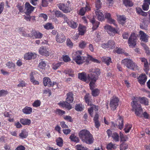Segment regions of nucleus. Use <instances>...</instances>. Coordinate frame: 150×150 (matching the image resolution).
Segmentation results:
<instances>
[{"instance_id": "nucleus-1", "label": "nucleus", "mask_w": 150, "mask_h": 150, "mask_svg": "<svg viewBox=\"0 0 150 150\" xmlns=\"http://www.w3.org/2000/svg\"><path fill=\"white\" fill-rule=\"evenodd\" d=\"M132 101L131 103V105L132 108V110L134 111L136 115L139 117L141 116V113L143 110L141 104L138 102L145 105H149V102L148 99L146 97H133L132 99Z\"/></svg>"}, {"instance_id": "nucleus-2", "label": "nucleus", "mask_w": 150, "mask_h": 150, "mask_svg": "<svg viewBox=\"0 0 150 150\" xmlns=\"http://www.w3.org/2000/svg\"><path fill=\"white\" fill-rule=\"evenodd\" d=\"M79 136L83 142L87 144H91L93 142V136L88 130H81L79 133Z\"/></svg>"}, {"instance_id": "nucleus-3", "label": "nucleus", "mask_w": 150, "mask_h": 150, "mask_svg": "<svg viewBox=\"0 0 150 150\" xmlns=\"http://www.w3.org/2000/svg\"><path fill=\"white\" fill-rule=\"evenodd\" d=\"M100 74V69H95L93 71H92L90 75H88L89 78L91 80L89 84L90 89L91 90L94 89L95 82L98 78Z\"/></svg>"}, {"instance_id": "nucleus-4", "label": "nucleus", "mask_w": 150, "mask_h": 150, "mask_svg": "<svg viewBox=\"0 0 150 150\" xmlns=\"http://www.w3.org/2000/svg\"><path fill=\"white\" fill-rule=\"evenodd\" d=\"M82 55L81 51H77L73 55V59L77 64H80L86 61H87V57L81 56Z\"/></svg>"}, {"instance_id": "nucleus-5", "label": "nucleus", "mask_w": 150, "mask_h": 150, "mask_svg": "<svg viewBox=\"0 0 150 150\" xmlns=\"http://www.w3.org/2000/svg\"><path fill=\"white\" fill-rule=\"evenodd\" d=\"M66 3H60L57 4L59 9L64 13H68L71 12L73 10V8L71 7V4L69 0H65Z\"/></svg>"}, {"instance_id": "nucleus-6", "label": "nucleus", "mask_w": 150, "mask_h": 150, "mask_svg": "<svg viewBox=\"0 0 150 150\" xmlns=\"http://www.w3.org/2000/svg\"><path fill=\"white\" fill-rule=\"evenodd\" d=\"M121 62L128 68L133 71L138 70V66L136 64L129 59H125L122 61Z\"/></svg>"}, {"instance_id": "nucleus-7", "label": "nucleus", "mask_w": 150, "mask_h": 150, "mask_svg": "<svg viewBox=\"0 0 150 150\" xmlns=\"http://www.w3.org/2000/svg\"><path fill=\"white\" fill-rule=\"evenodd\" d=\"M119 99L118 98L113 96L111 99L109 105L111 110L113 111L115 110L118 105Z\"/></svg>"}, {"instance_id": "nucleus-8", "label": "nucleus", "mask_w": 150, "mask_h": 150, "mask_svg": "<svg viewBox=\"0 0 150 150\" xmlns=\"http://www.w3.org/2000/svg\"><path fill=\"white\" fill-rule=\"evenodd\" d=\"M31 33L28 35L23 33L22 35L23 36H27L31 38H32L33 36H34L36 39H40L43 37V34L41 33L38 31H36L35 30H32L31 31Z\"/></svg>"}, {"instance_id": "nucleus-9", "label": "nucleus", "mask_w": 150, "mask_h": 150, "mask_svg": "<svg viewBox=\"0 0 150 150\" xmlns=\"http://www.w3.org/2000/svg\"><path fill=\"white\" fill-rule=\"evenodd\" d=\"M44 85L45 86H48L49 87H53L54 85H56V88L58 87V83L56 82L51 81V79L48 77H45L43 79Z\"/></svg>"}, {"instance_id": "nucleus-10", "label": "nucleus", "mask_w": 150, "mask_h": 150, "mask_svg": "<svg viewBox=\"0 0 150 150\" xmlns=\"http://www.w3.org/2000/svg\"><path fill=\"white\" fill-rule=\"evenodd\" d=\"M137 37L134 33H132L129 37L128 40V44L129 46L132 47H134L136 45V40Z\"/></svg>"}, {"instance_id": "nucleus-11", "label": "nucleus", "mask_w": 150, "mask_h": 150, "mask_svg": "<svg viewBox=\"0 0 150 150\" xmlns=\"http://www.w3.org/2000/svg\"><path fill=\"white\" fill-rule=\"evenodd\" d=\"M106 132L108 138L111 137L115 142L120 141V136L116 132L112 133V131L109 129H108Z\"/></svg>"}, {"instance_id": "nucleus-12", "label": "nucleus", "mask_w": 150, "mask_h": 150, "mask_svg": "<svg viewBox=\"0 0 150 150\" xmlns=\"http://www.w3.org/2000/svg\"><path fill=\"white\" fill-rule=\"evenodd\" d=\"M112 125L115 128H118L119 129L121 130L123 128L124 125V121L123 118L121 117H119L117 119L116 123H114L113 122H111Z\"/></svg>"}, {"instance_id": "nucleus-13", "label": "nucleus", "mask_w": 150, "mask_h": 150, "mask_svg": "<svg viewBox=\"0 0 150 150\" xmlns=\"http://www.w3.org/2000/svg\"><path fill=\"white\" fill-rule=\"evenodd\" d=\"M35 7L32 6L29 2H26L25 4L24 12L27 15H29L33 11Z\"/></svg>"}, {"instance_id": "nucleus-14", "label": "nucleus", "mask_w": 150, "mask_h": 150, "mask_svg": "<svg viewBox=\"0 0 150 150\" xmlns=\"http://www.w3.org/2000/svg\"><path fill=\"white\" fill-rule=\"evenodd\" d=\"M104 28L110 35L113 36L115 33H117V31L115 28L109 25L105 26Z\"/></svg>"}, {"instance_id": "nucleus-15", "label": "nucleus", "mask_w": 150, "mask_h": 150, "mask_svg": "<svg viewBox=\"0 0 150 150\" xmlns=\"http://www.w3.org/2000/svg\"><path fill=\"white\" fill-rule=\"evenodd\" d=\"M55 39L57 42L62 43L65 42L66 38L64 34L63 33H61L57 34Z\"/></svg>"}, {"instance_id": "nucleus-16", "label": "nucleus", "mask_w": 150, "mask_h": 150, "mask_svg": "<svg viewBox=\"0 0 150 150\" xmlns=\"http://www.w3.org/2000/svg\"><path fill=\"white\" fill-rule=\"evenodd\" d=\"M138 82L141 85H144L146 82L147 76L144 74H142L139 75L138 77Z\"/></svg>"}, {"instance_id": "nucleus-17", "label": "nucleus", "mask_w": 150, "mask_h": 150, "mask_svg": "<svg viewBox=\"0 0 150 150\" xmlns=\"http://www.w3.org/2000/svg\"><path fill=\"white\" fill-rule=\"evenodd\" d=\"M84 100L88 105L91 106L93 104L92 96L89 93H86L85 96Z\"/></svg>"}, {"instance_id": "nucleus-18", "label": "nucleus", "mask_w": 150, "mask_h": 150, "mask_svg": "<svg viewBox=\"0 0 150 150\" xmlns=\"http://www.w3.org/2000/svg\"><path fill=\"white\" fill-rule=\"evenodd\" d=\"M95 13L98 20L99 21H103L104 20V16L101 10L96 9Z\"/></svg>"}, {"instance_id": "nucleus-19", "label": "nucleus", "mask_w": 150, "mask_h": 150, "mask_svg": "<svg viewBox=\"0 0 150 150\" xmlns=\"http://www.w3.org/2000/svg\"><path fill=\"white\" fill-rule=\"evenodd\" d=\"M58 105L62 107L63 108H65L68 110H70L72 108V107L70 104V103L67 102L66 101H60L58 104Z\"/></svg>"}, {"instance_id": "nucleus-20", "label": "nucleus", "mask_w": 150, "mask_h": 150, "mask_svg": "<svg viewBox=\"0 0 150 150\" xmlns=\"http://www.w3.org/2000/svg\"><path fill=\"white\" fill-rule=\"evenodd\" d=\"M139 33L140 35V40L145 42H147L148 41L149 36L146 33L142 31L139 32Z\"/></svg>"}, {"instance_id": "nucleus-21", "label": "nucleus", "mask_w": 150, "mask_h": 150, "mask_svg": "<svg viewBox=\"0 0 150 150\" xmlns=\"http://www.w3.org/2000/svg\"><path fill=\"white\" fill-rule=\"evenodd\" d=\"M39 52L40 54L46 56H49L50 54L48 51L44 47H42L40 48Z\"/></svg>"}, {"instance_id": "nucleus-22", "label": "nucleus", "mask_w": 150, "mask_h": 150, "mask_svg": "<svg viewBox=\"0 0 150 150\" xmlns=\"http://www.w3.org/2000/svg\"><path fill=\"white\" fill-rule=\"evenodd\" d=\"M67 97L66 98V101L69 103L73 102L74 100V94L71 92H69L67 94Z\"/></svg>"}, {"instance_id": "nucleus-23", "label": "nucleus", "mask_w": 150, "mask_h": 150, "mask_svg": "<svg viewBox=\"0 0 150 150\" xmlns=\"http://www.w3.org/2000/svg\"><path fill=\"white\" fill-rule=\"evenodd\" d=\"M90 21L93 25V30H96L98 27L100 22L98 21H96L94 18H93L91 19L90 20Z\"/></svg>"}, {"instance_id": "nucleus-24", "label": "nucleus", "mask_w": 150, "mask_h": 150, "mask_svg": "<svg viewBox=\"0 0 150 150\" xmlns=\"http://www.w3.org/2000/svg\"><path fill=\"white\" fill-rule=\"evenodd\" d=\"M32 108L31 107L28 106H26L22 110L23 112L26 115L31 114L32 112Z\"/></svg>"}, {"instance_id": "nucleus-25", "label": "nucleus", "mask_w": 150, "mask_h": 150, "mask_svg": "<svg viewBox=\"0 0 150 150\" xmlns=\"http://www.w3.org/2000/svg\"><path fill=\"white\" fill-rule=\"evenodd\" d=\"M20 122L23 125H29L31 123V121L30 120L25 118L20 119Z\"/></svg>"}, {"instance_id": "nucleus-26", "label": "nucleus", "mask_w": 150, "mask_h": 150, "mask_svg": "<svg viewBox=\"0 0 150 150\" xmlns=\"http://www.w3.org/2000/svg\"><path fill=\"white\" fill-rule=\"evenodd\" d=\"M119 23L123 26L126 22V18L125 16H120L118 18Z\"/></svg>"}, {"instance_id": "nucleus-27", "label": "nucleus", "mask_w": 150, "mask_h": 150, "mask_svg": "<svg viewBox=\"0 0 150 150\" xmlns=\"http://www.w3.org/2000/svg\"><path fill=\"white\" fill-rule=\"evenodd\" d=\"M34 75V74L33 72H31L30 74V81L34 85H38L39 84V82L38 81L35 79Z\"/></svg>"}, {"instance_id": "nucleus-28", "label": "nucleus", "mask_w": 150, "mask_h": 150, "mask_svg": "<svg viewBox=\"0 0 150 150\" xmlns=\"http://www.w3.org/2000/svg\"><path fill=\"white\" fill-rule=\"evenodd\" d=\"M68 25L69 26L71 27L73 29H75L78 26V24L76 22L73 21L72 20H70L69 22L68 23Z\"/></svg>"}, {"instance_id": "nucleus-29", "label": "nucleus", "mask_w": 150, "mask_h": 150, "mask_svg": "<svg viewBox=\"0 0 150 150\" xmlns=\"http://www.w3.org/2000/svg\"><path fill=\"white\" fill-rule=\"evenodd\" d=\"M69 139L71 141L76 143L79 142V139L78 137L75 136L74 134H73L70 136Z\"/></svg>"}, {"instance_id": "nucleus-30", "label": "nucleus", "mask_w": 150, "mask_h": 150, "mask_svg": "<svg viewBox=\"0 0 150 150\" xmlns=\"http://www.w3.org/2000/svg\"><path fill=\"white\" fill-rule=\"evenodd\" d=\"M78 77L81 80L84 81H86L87 79L86 74L84 72L79 73Z\"/></svg>"}, {"instance_id": "nucleus-31", "label": "nucleus", "mask_w": 150, "mask_h": 150, "mask_svg": "<svg viewBox=\"0 0 150 150\" xmlns=\"http://www.w3.org/2000/svg\"><path fill=\"white\" fill-rule=\"evenodd\" d=\"M123 4L126 7H132L133 3L131 0H122Z\"/></svg>"}, {"instance_id": "nucleus-32", "label": "nucleus", "mask_w": 150, "mask_h": 150, "mask_svg": "<svg viewBox=\"0 0 150 150\" xmlns=\"http://www.w3.org/2000/svg\"><path fill=\"white\" fill-rule=\"evenodd\" d=\"M34 57V54L33 53L28 52L24 55V58L26 60H30Z\"/></svg>"}, {"instance_id": "nucleus-33", "label": "nucleus", "mask_w": 150, "mask_h": 150, "mask_svg": "<svg viewBox=\"0 0 150 150\" xmlns=\"http://www.w3.org/2000/svg\"><path fill=\"white\" fill-rule=\"evenodd\" d=\"M116 148V145L115 144H112V142L108 143L106 146V148L108 150L115 149Z\"/></svg>"}, {"instance_id": "nucleus-34", "label": "nucleus", "mask_w": 150, "mask_h": 150, "mask_svg": "<svg viewBox=\"0 0 150 150\" xmlns=\"http://www.w3.org/2000/svg\"><path fill=\"white\" fill-rule=\"evenodd\" d=\"M28 136V133L25 129L21 130V132L19 134V136L23 139L26 138Z\"/></svg>"}, {"instance_id": "nucleus-35", "label": "nucleus", "mask_w": 150, "mask_h": 150, "mask_svg": "<svg viewBox=\"0 0 150 150\" xmlns=\"http://www.w3.org/2000/svg\"><path fill=\"white\" fill-rule=\"evenodd\" d=\"M57 145L60 147H62L63 146V140L62 138L59 137L56 140Z\"/></svg>"}, {"instance_id": "nucleus-36", "label": "nucleus", "mask_w": 150, "mask_h": 150, "mask_svg": "<svg viewBox=\"0 0 150 150\" xmlns=\"http://www.w3.org/2000/svg\"><path fill=\"white\" fill-rule=\"evenodd\" d=\"M108 47L113 49L114 48L115 46V42L112 40H110L108 42Z\"/></svg>"}, {"instance_id": "nucleus-37", "label": "nucleus", "mask_w": 150, "mask_h": 150, "mask_svg": "<svg viewBox=\"0 0 150 150\" xmlns=\"http://www.w3.org/2000/svg\"><path fill=\"white\" fill-rule=\"evenodd\" d=\"M78 30L80 34L81 35H83L85 33V27L84 26L80 25L78 28Z\"/></svg>"}, {"instance_id": "nucleus-38", "label": "nucleus", "mask_w": 150, "mask_h": 150, "mask_svg": "<svg viewBox=\"0 0 150 150\" xmlns=\"http://www.w3.org/2000/svg\"><path fill=\"white\" fill-rule=\"evenodd\" d=\"M103 61L107 65H108L110 64V63H111V59L110 57H103L102 59Z\"/></svg>"}, {"instance_id": "nucleus-39", "label": "nucleus", "mask_w": 150, "mask_h": 150, "mask_svg": "<svg viewBox=\"0 0 150 150\" xmlns=\"http://www.w3.org/2000/svg\"><path fill=\"white\" fill-rule=\"evenodd\" d=\"M40 62L39 64L38 67L40 69H44L46 66V62L43 60V59H40L39 61Z\"/></svg>"}, {"instance_id": "nucleus-40", "label": "nucleus", "mask_w": 150, "mask_h": 150, "mask_svg": "<svg viewBox=\"0 0 150 150\" xmlns=\"http://www.w3.org/2000/svg\"><path fill=\"white\" fill-rule=\"evenodd\" d=\"M132 127V125L127 123L126 124L125 127L124 129V130L125 133L129 132Z\"/></svg>"}, {"instance_id": "nucleus-41", "label": "nucleus", "mask_w": 150, "mask_h": 150, "mask_svg": "<svg viewBox=\"0 0 150 150\" xmlns=\"http://www.w3.org/2000/svg\"><path fill=\"white\" fill-rule=\"evenodd\" d=\"M91 90L92 95L94 97L98 96L100 93V90L97 88Z\"/></svg>"}, {"instance_id": "nucleus-42", "label": "nucleus", "mask_w": 150, "mask_h": 150, "mask_svg": "<svg viewBox=\"0 0 150 150\" xmlns=\"http://www.w3.org/2000/svg\"><path fill=\"white\" fill-rule=\"evenodd\" d=\"M83 105L81 104H79L76 105L75 109L77 111H81L83 110Z\"/></svg>"}, {"instance_id": "nucleus-43", "label": "nucleus", "mask_w": 150, "mask_h": 150, "mask_svg": "<svg viewBox=\"0 0 150 150\" xmlns=\"http://www.w3.org/2000/svg\"><path fill=\"white\" fill-rule=\"evenodd\" d=\"M140 59L142 62H144V67L146 69H147L148 68V62L147 59L143 57L140 58Z\"/></svg>"}, {"instance_id": "nucleus-44", "label": "nucleus", "mask_w": 150, "mask_h": 150, "mask_svg": "<svg viewBox=\"0 0 150 150\" xmlns=\"http://www.w3.org/2000/svg\"><path fill=\"white\" fill-rule=\"evenodd\" d=\"M41 102L39 100H37L35 101L32 104V105L34 107L37 108L40 106Z\"/></svg>"}, {"instance_id": "nucleus-45", "label": "nucleus", "mask_w": 150, "mask_h": 150, "mask_svg": "<svg viewBox=\"0 0 150 150\" xmlns=\"http://www.w3.org/2000/svg\"><path fill=\"white\" fill-rule=\"evenodd\" d=\"M75 147L77 150H89L86 147L81 145L78 144Z\"/></svg>"}, {"instance_id": "nucleus-46", "label": "nucleus", "mask_w": 150, "mask_h": 150, "mask_svg": "<svg viewBox=\"0 0 150 150\" xmlns=\"http://www.w3.org/2000/svg\"><path fill=\"white\" fill-rule=\"evenodd\" d=\"M44 28L47 30L52 29L54 28L52 24L50 23H48L44 26Z\"/></svg>"}, {"instance_id": "nucleus-47", "label": "nucleus", "mask_w": 150, "mask_h": 150, "mask_svg": "<svg viewBox=\"0 0 150 150\" xmlns=\"http://www.w3.org/2000/svg\"><path fill=\"white\" fill-rule=\"evenodd\" d=\"M120 135L121 142H125L126 141L127 137L126 135H124L121 132H120Z\"/></svg>"}, {"instance_id": "nucleus-48", "label": "nucleus", "mask_w": 150, "mask_h": 150, "mask_svg": "<svg viewBox=\"0 0 150 150\" xmlns=\"http://www.w3.org/2000/svg\"><path fill=\"white\" fill-rule=\"evenodd\" d=\"M6 65L9 69H11L12 68H14L15 67V64L14 63L11 62H7L6 64Z\"/></svg>"}, {"instance_id": "nucleus-49", "label": "nucleus", "mask_w": 150, "mask_h": 150, "mask_svg": "<svg viewBox=\"0 0 150 150\" xmlns=\"http://www.w3.org/2000/svg\"><path fill=\"white\" fill-rule=\"evenodd\" d=\"M56 113L57 114L62 116L65 113V112L60 109H57L56 110Z\"/></svg>"}, {"instance_id": "nucleus-50", "label": "nucleus", "mask_w": 150, "mask_h": 150, "mask_svg": "<svg viewBox=\"0 0 150 150\" xmlns=\"http://www.w3.org/2000/svg\"><path fill=\"white\" fill-rule=\"evenodd\" d=\"M62 63L61 62L57 63H53L52 65V67L53 69L56 70L61 65Z\"/></svg>"}, {"instance_id": "nucleus-51", "label": "nucleus", "mask_w": 150, "mask_h": 150, "mask_svg": "<svg viewBox=\"0 0 150 150\" xmlns=\"http://www.w3.org/2000/svg\"><path fill=\"white\" fill-rule=\"evenodd\" d=\"M26 85L25 82L21 79L19 81V84L17 85V86L19 87H23L26 86Z\"/></svg>"}, {"instance_id": "nucleus-52", "label": "nucleus", "mask_w": 150, "mask_h": 150, "mask_svg": "<svg viewBox=\"0 0 150 150\" xmlns=\"http://www.w3.org/2000/svg\"><path fill=\"white\" fill-rule=\"evenodd\" d=\"M128 145L125 143H123L120 145V150H125L128 148Z\"/></svg>"}, {"instance_id": "nucleus-53", "label": "nucleus", "mask_w": 150, "mask_h": 150, "mask_svg": "<svg viewBox=\"0 0 150 150\" xmlns=\"http://www.w3.org/2000/svg\"><path fill=\"white\" fill-rule=\"evenodd\" d=\"M54 12L55 15L57 17H62L63 15L61 12L58 10H56L54 11Z\"/></svg>"}, {"instance_id": "nucleus-54", "label": "nucleus", "mask_w": 150, "mask_h": 150, "mask_svg": "<svg viewBox=\"0 0 150 150\" xmlns=\"http://www.w3.org/2000/svg\"><path fill=\"white\" fill-rule=\"evenodd\" d=\"M140 28L144 30H147L148 28V25L145 22L143 21L142 23H141L140 25Z\"/></svg>"}, {"instance_id": "nucleus-55", "label": "nucleus", "mask_w": 150, "mask_h": 150, "mask_svg": "<svg viewBox=\"0 0 150 150\" xmlns=\"http://www.w3.org/2000/svg\"><path fill=\"white\" fill-rule=\"evenodd\" d=\"M8 93L7 90L2 89L0 90V97L5 96Z\"/></svg>"}, {"instance_id": "nucleus-56", "label": "nucleus", "mask_w": 150, "mask_h": 150, "mask_svg": "<svg viewBox=\"0 0 150 150\" xmlns=\"http://www.w3.org/2000/svg\"><path fill=\"white\" fill-rule=\"evenodd\" d=\"M101 5L100 0H96L95 3L96 7V9H99L101 7Z\"/></svg>"}, {"instance_id": "nucleus-57", "label": "nucleus", "mask_w": 150, "mask_h": 150, "mask_svg": "<svg viewBox=\"0 0 150 150\" xmlns=\"http://www.w3.org/2000/svg\"><path fill=\"white\" fill-rule=\"evenodd\" d=\"M65 72L66 74H68L70 76L73 77L74 76L73 71L71 69H69Z\"/></svg>"}, {"instance_id": "nucleus-58", "label": "nucleus", "mask_w": 150, "mask_h": 150, "mask_svg": "<svg viewBox=\"0 0 150 150\" xmlns=\"http://www.w3.org/2000/svg\"><path fill=\"white\" fill-rule=\"evenodd\" d=\"M87 59V60H90L94 62H96V63H99L100 62L99 61L98 59L93 58L90 55H88V56Z\"/></svg>"}, {"instance_id": "nucleus-59", "label": "nucleus", "mask_w": 150, "mask_h": 150, "mask_svg": "<svg viewBox=\"0 0 150 150\" xmlns=\"http://www.w3.org/2000/svg\"><path fill=\"white\" fill-rule=\"evenodd\" d=\"M86 12L84 7H82L79 10V14L81 16H83L85 14Z\"/></svg>"}, {"instance_id": "nucleus-60", "label": "nucleus", "mask_w": 150, "mask_h": 150, "mask_svg": "<svg viewBox=\"0 0 150 150\" xmlns=\"http://www.w3.org/2000/svg\"><path fill=\"white\" fill-rule=\"evenodd\" d=\"M63 60L65 62H68L70 61L69 57L67 55L63 56Z\"/></svg>"}, {"instance_id": "nucleus-61", "label": "nucleus", "mask_w": 150, "mask_h": 150, "mask_svg": "<svg viewBox=\"0 0 150 150\" xmlns=\"http://www.w3.org/2000/svg\"><path fill=\"white\" fill-rule=\"evenodd\" d=\"M86 45V43L85 41H82L80 42L79 44V46L81 48H83L85 47Z\"/></svg>"}, {"instance_id": "nucleus-62", "label": "nucleus", "mask_w": 150, "mask_h": 150, "mask_svg": "<svg viewBox=\"0 0 150 150\" xmlns=\"http://www.w3.org/2000/svg\"><path fill=\"white\" fill-rule=\"evenodd\" d=\"M63 118L65 120L69 121V122H72L73 121L71 117L70 116H64Z\"/></svg>"}, {"instance_id": "nucleus-63", "label": "nucleus", "mask_w": 150, "mask_h": 150, "mask_svg": "<svg viewBox=\"0 0 150 150\" xmlns=\"http://www.w3.org/2000/svg\"><path fill=\"white\" fill-rule=\"evenodd\" d=\"M149 4L146 3H144L143 4L142 6V8L144 11H147L149 8Z\"/></svg>"}, {"instance_id": "nucleus-64", "label": "nucleus", "mask_w": 150, "mask_h": 150, "mask_svg": "<svg viewBox=\"0 0 150 150\" xmlns=\"http://www.w3.org/2000/svg\"><path fill=\"white\" fill-rule=\"evenodd\" d=\"M48 1L46 0H42L41 5L43 7H47L48 5Z\"/></svg>"}]
</instances>
